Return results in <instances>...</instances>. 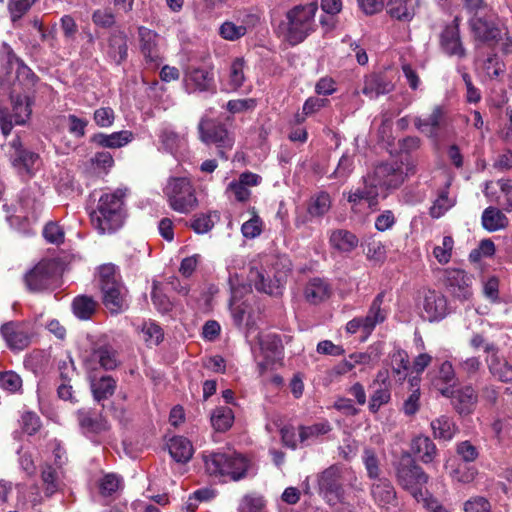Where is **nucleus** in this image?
I'll return each instance as SVG.
<instances>
[{
    "mask_svg": "<svg viewBox=\"0 0 512 512\" xmlns=\"http://www.w3.org/2000/svg\"><path fill=\"white\" fill-rule=\"evenodd\" d=\"M127 192V188H117L100 196L96 208L90 213L91 222L99 233H113L123 226Z\"/></svg>",
    "mask_w": 512,
    "mask_h": 512,
    "instance_id": "f257e3e1",
    "label": "nucleus"
},
{
    "mask_svg": "<svg viewBox=\"0 0 512 512\" xmlns=\"http://www.w3.org/2000/svg\"><path fill=\"white\" fill-rule=\"evenodd\" d=\"M318 11L317 2L299 4L286 12L285 20L279 25V31L290 45L302 43L316 31L315 16Z\"/></svg>",
    "mask_w": 512,
    "mask_h": 512,
    "instance_id": "f03ea898",
    "label": "nucleus"
},
{
    "mask_svg": "<svg viewBox=\"0 0 512 512\" xmlns=\"http://www.w3.org/2000/svg\"><path fill=\"white\" fill-rule=\"evenodd\" d=\"M99 287L103 304L110 313L119 314L128 309L127 289L114 265L105 264L99 268Z\"/></svg>",
    "mask_w": 512,
    "mask_h": 512,
    "instance_id": "7ed1b4c3",
    "label": "nucleus"
},
{
    "mask_svg": "<svg viewBox=\"0 0 512 512\" xmlns=\"http://www.w3.org/2000/svg\"><path fill=\"white\" fill-rule=\"evenodd\" d=\"M206 471L212 476L229 477L239 481L247 476L251 462L243 455L229 452H212L203 455Z\"/></svg>",
    "mask_w": 512,
    "mask_h": 512,
    "instance_id": "20e7f679",
    "label": "nucleus"
},
{
    "mask_svg": "<svg viewBox=\"0 0 512 512\" xmlns=\"http://www.w3.org/2000/svg\"><path fill=\"white\" fill-rule=\"evenodd\" d=\"M396 480L404 490L419 500L423 498V490L429 476L409 453H405L396 465Z\"/></svg>",
    "mask_w": 512,
    "mask_h": 512,
    "instance_id": "39448f33",
    "label": "nucleus"
},
{
    "mask_svg": "<svg viewBox=\"0 0 512 512\" xmlns=\"http://www.w3.org/2000/svg\"><path fill=\"white\" fill-rule=\"evenodd\" d=\"M164 194L170 208L178 213L188 214L198 206L195 189L186 177L169 178Z\"/></svg>",
    "mask_w": 512,
    "mask_h": 512,
    "instance_id": "423d86ee",
    "label": "nucleus"
},
{
    "mask_svg": "<svg viewBox=\"0 0 512 512\" xmlns=\"http://www.w3.org/2000/svg\"><path fill=\"white\" fill-rule=\"evenodd\" d=\"M57 264L51 260H42L24 275L28 291L43 293L52 291L57 282Z\"/></svg>",
    "mask_w": 512,
    "mask_h": 512,
    "instance_id": "0eeeda50",
    "label": "nucleus"
},
{
    "mask_svg": "<svg viewBox=\"0 0 512 512\" xmlns=\"http://www.w3.org/2000/svg\"><path fill=\"white\" fill-rule=\"evenodd\" d=\"M200 140L205 144H214L218 148V156L227 159L226 150H231L234 138L225 126L213 119L202 118L198 124Z\"/></svg>",
    "mask_w": 512,
    "mask_h": 512,
    "instance_id": "6e6552de",
    "label": "nucleus"
},
{
    "mask_svg": "<svg viewBox=\"0 0 512 512\" xmlns=\"http://www.w3.org/2000/svg\"><path fill=\"white\" fill-rule=\"evenodd\" d=\"M257 366L261 374L268 370L282 356L283 345L276 334L267 333L257 336V346H252Z\"/></svg>",
    "mask_w": 512,
    "mask_h": 512,
    "instance_id": "1a4fd4ad",
    "label": "nucleus"
},
{
    "mask_svg": "<svg viewBox=\"0 0 512 512\" xmlns=\"http://www.w3.org/2000/svg\"><path fill=\"white\" fill-rule=\"evenodd\" d=\"M84 364L89 369H97L99 366L104 370H114L119 366L120 360L112 345L99 340L92 344L84 356Z\"/></svg>",
    "mask_w": 512,
    "mask_h": 512,
    "instance_id": "9d476101",
    "label": "nucleus"
},
{
    "mask_svg": "<svg viewBox=\"0 0 512 512\" xmlns=\"http://www.w3.org/2000/svg\"><path fill=\"white\" fill-rule=\"evenodd\" d=\"M139 50L145 65L150 69L158 68L163 62V52L159 35L144 26L138 28Z\"/></svg>",
    "mask_w": 512,
    "mask_h": 512,
    "instance_id": "9b49d317",
    "label": "nucleus"
},
{
    "mask_svg": "<svg viewBox=\"0 0 512 512\" xmlns=\"http://www.w3.org/2000/svg\"><path fill=\"white\" fill-rule=\"evenodd\" d=\"M343 466L333 464L318 475L319 493L329 503H336L343 494Z\"/></svg>",
    "mask_w": 512,
    "mask_h": 512,
    "instance_id": "f8f14e48",
    "label": "nucleus"
},
{
    "mask_svg": "<svg viewBox=\"0 0 512 512\" xmlns=\"http://www.w3.org/2000/svg\"><path fill=\"white\" fill-rule=\"evenodd\" d=\"M12 102V113L7 114L0 110V127L2 133L8 135L13 124L23 125L29 119L31 115V102L28 96H22L20 94L11 95Z\"/></svg>",
    "mask_w": 512,
    "mask_h": 512,
    "instance_id": "ddd939ff",
    "label": "nucleus"
},
{
    "mask_svg": "<svg viewBox=\"0 0 512 512\" xmlns=\"http://www.w3.org/2000/svg\"><path fill=\"white\" fill-rule=\"evenodd\" d=\"M469 23L476 39L486 43H495L500 40L501 29L493 15H474Z\"/></svg>",
    "mask_w": 512,
    "mask_h": 512,
    "instance_id": "4468645a",
    "label": "nucleus"
},
{
    "mask_svg": "<svg viewBox=\"0 0 512 512\" xmlns=\"http://www.w3.org/2000/svg\"><path fill=\"white\" fill-rule=\"evenodd\" d=\"M440 47L449 56L464 58L466 49L463 46L459 31V18L455 17L453 22L447 25L440 35Z\"/></svg>",
    "mask_w": 512,
    "mask_h": 512,
    "instance_id": "2eb2a0df",
    "label": "nucleus"
},
{
    "mask_svg": "<svg viewBox=\"0 0 512 512\" xmlns=\"http://www.w3.org/2000/svg\"><path fill=\"white\" fill-rule=\"evenodd\" d=\"M445 286L455 298L464 301L472 294L471 279L460 269H447L444 275Z\"/></svg>",
    "mask_w": 512,
    "mask_h": 512,
    "instance_id": "dca6fc26",
    "label": "nucleus"
},
{
    "mask_svg": "<svg viewBox=\"0 0 512 512\" xmlns=\"http://www.w3.org/2000/svg\"><path fill=\"white\" fill-rule=\"evenodd\" d=\"M1 336L11 350H23L30 344L31 336L23 323L10 321L0 328Z\"/></svg>",
    "mask_w": 512,
    "mask_h": 512,
    "instance_id": "f3484780",
    "label": "nucleus"
},
{
    "mask_svg": "<svg viewBox=\"0 0 512 512\" xmlns=\"http://www.w3.org/2000/svg\"><path fill=\"white\" fill-rule=\"evenodd\" d=\"M446 110L443 106L437 105L432 109L431 114L426 117H415L414 125L429 138L437 139L439 130L446 124Z\"/></svg>",
    "mask_w": 512,
    "mask_h": 512,
    "instance_id": "a211bd4d",
    "label": "nucleus"
},
{
    "mask_svg": "<svg viewBox=\"0 0 512 512\" xmlns=\"http://www.w3.org/2000/svg\"><path fill=\"white\" fill-rule=\"evenodd\" d=\"M9 156L12 165L18 169H24L27 173H31L39 161L38 154L29 151L23 147L18 137L9 143Z\"/></svg>",
    "mask_w": 512,
    "mask_h": 512,
    "instance_id": "6ab92c4d",
    "label": "nucleus"
},
{
    "mask_svg": "<svg viewBox=\"0 0 512 512\" xmlns=\"http://www.w3.org/2000/svg\"><path fill=\"white\" fill-rule=\"evenodd\" d=\"M370 494L380 508L388 510L397 505L395 488L387 478H377L376 481H373L370 486Z\"/></svg>",
    "mask_w": 512,
    "mask_h": 512,
    "instance_id": "aec40b11",
    "label": "nucleus"
},
{
    "mask_svg": "<svg viewBox=\"0 0 512 512\" xmlns=\"http://www.w3.org/2000/svg\"><path fill=\"white\" fill-rule=\"evenodd\" d=\"M256 21L257 18L251 14L238 18L236 22L227 20L220 25L218 33L223 39L234 42L245 36Z\"/></svg>",
    "mask_w": 512,
    "mask_h": 512,
    "instance_id": "412c9836",
    "label": "nucleus"
},
{
    "mask_svg": "<svg viewBox=\"0 0 512 512\" xmlns=\"http://www.w3.org/2000/svg\"><path fill=\"white\" fill-rule=\"evenodd\" d=\"M446 314V298L436 291H428L424 296L422 317L425 320L433 322L443 319Z\"/></svg>",
    "mask_w": 512,
    "mask_h": 512,
    "instance_id": "4be33fe9",
    "label": "nucleus"
},
{
    "mask_svg": "<svg viewBox=\"0 0 512 512\" xmlns=\"http://www.w3.org/2000/svg\"><path fill=\"white\" fill-rule=\"evenodd\" d=\"M380 189L381 188L375 182L373 177L369 174L366 177H363L362 186L349 192L347 200L352 204L353 210L355 206L362 200L367 201L369 206H373L377 203Z\"/></svg>",
    "mask_w": 512,
    "mask_h": 512,
    "instance_id": "5701e85b",
    "label": "nucleus"
},
{
    "mask_svg": "<svg viewBox=\"0 0 512 512\" xmlns=\"http://www.w3.org/2000/svg\"><path fill=\"white\" fill-rule=\"evenodd\" d=\"M370 175L381 189L397 188L404 181L403 172L388 163H382L376 166L373 174Z\"/></svg>",
    "mask_w": 512,
    "mask_h": 512,
    "instance_id": "b1692460",
    "label": "nucleus"
},
{
    "mask_svg": "<svg viewBox=\"0 0 512 512\" xmlns=\"http://www.w3.org/2000/svg\"><path fill=\"white\" fill-rule=\"evenodd\" d=\"M105 54L110 61L117 65L127 59L128 38L124 31L116 30L110 34Z\"/></svg>",
    "mask_w": 512,
    "mask_h": 512,
    "instance_id": "393cba45",
    "label": "nucleus"
},
{
    "mask_svg": "<svg viewBox=\"0 0 512 512\" xmlns=\"http://www.w3.org/2000/svg\"><path fill=\"white\" fill-rule=\"evenodd\" d=\"M236 282L237 279H234L233 277L229 278L231 291L230 309L234 323L237 326H241L245 318L247 305L245 302L239 303V301L243 297L244 293H248L250 291V287L247 285H236Z\"/></svg>",
    "mask_w": 512,
    "mask_h": 512,
    "instance_id": "a878e982",
    "label": "nucleus"
},
{
    "mask_svg": "<svg viewBox=\"0 0 512 512\" xmlns=\"http://www.w3.org/2000/svg\"><path fill=\"white\" fill-rule=\"evenodd\" d=\"M248 279L255 289L268 295L279 294V280L271 278L270 274L262 267L252 266L249 270Z\"/></svg>",
    "mask_w": 512,
    "mask_h": 512,
    "instance_id": "bb28decb",
    "label": "nucleus"
},
{
    "mask_svg": "<svg viewBox=\"0 0 512 512\" xmlns=\"http://www.w3.org/2000/svg\"><path fill=\"white\" fill-rule=\"evenodd\" d=\"M79 426L85 434H100L110 429L106 419L96 415L89 409H81L77 412Z\"/></svg>",
    "mask_w": 512,
    "mask_h": 512,
    "instance_id": "cd10ccee",
    "label": "nucleus"
},
{
    "mask_svg": "<svg viewBox=\"0 0 512 512\" xmlns=\"http://www.w3.org/2000/svg\"><path fill=\"white\" fill-rule=\"evenodd\" d=\"M185 82L192 91H208L214 84L213 73L207 69L191 67L186 72Z\"/></svg>",
    "mask_w": 512,
    "mask_h": 512,
    "instance_id": "c85d7f7f",
    "label": "nucleus"
},
{
    "mask_svg": "<svg viewBox=\"0 0 512 512\" xmlns=\"http://www.w3.org/2000/svg\"><path fill=\"white\" fill-rule=\"evenodd\" d=\"M394 89L391 81H388L380 74H370L365 76L361 92L369 99H376L380 95H385Z\"/></svg>",
    "mask_w": 512,
    "mask_h": 512,
    "instance_id": "c756f323",
    "label": "nucleus"
},
{
    "mask_svg": "<svg viewBox=\"0 0 512 512\" xmlns=\"http://www.w3.org/2000/svg\"><path fill=\"white\" fill-rule=\"evenodd\" d=\"M478 401V394L476 390L467 385L454 392L453 405L456 411L461 415H468L472 413Z\"/></svg>",
    "mask_w": 512,
    "mask_h": 512,
    "instance_id": "7c9ffc66",
    "label": "nucleus"
},
{
    "mask_svg": "<svg viewBox=\"0 0 512 512\" xmlns=\"http://www.w3.org/2000/svg\"><path fill=\"white\" fill-rule=\"evenodd\" d=\"M411 451L417 455L424 464H430L438 455V449L434 442L425 435H419L411 441Z\"/></svg>",
    "mask_w": 512,
    "mask_h": 512,
    "instance_id": "2f4dec72",
    "label": "nucleus"
},
{
    "mask_svg": "<svg viewBox=\"0 0 512 512\" xmlns=\"http://www.w3.org/2000/svg\"><path fill=\"white\" fill-rule=\"evenodd\" d=\"M133 133L128 130L113 132L111 134L97 133L93 135L91 141L104 148H121L131 142Z\"/></svg>",
    "mask_w": 512,
    "mask_h": 512,
    "instance_id": "473e14b6",
    "label": "nucleus"
},
{
    "mask_svg": "<svg viewBox=\"0 0 512 512\" xmlns=\"http://www.w3.org/2000/svg\"><path fill=\"white\" fill-rule=\"evenodd\" d=\"M384 292H380L372 301L368 313L362 317L366 324V333L370 334L376 325L383 323L387 318V310L382 308Z\"/></svg>",
    "mask_w": 512,
    "mask_h": 512,
    "instance_id": "72a5a7b5",
    "label": "nucleus"
},
{
    "mask_svg": "<svg viewBox=\"0 0 512 512\" xmlns=\"http://www.w3.org/2000/svg\"><path fill=\"white\" fill-rule=\"evenodd\" d=\"M331 294L330 285L321 278L311 279L305 286V299L311 304H318L329 298Z\"/></svg>",
    "mask_w": 512,
    "mask_h": 512,
    "instance_id": "f704fd0d",
    "label": "nucleus"
},
{
    "mask_svg": "<svg viewBox=\"0 0 512 512\" xmlns=\"http://www.w3.org/2000/svg\"><path fill=\"white\" fill-rule=\"evenodd\" d=\"M168 450L171 457L178 463L188 462L194 453L192 443L182 436L171 438L168 443Z\"/></svg>",
    "mask_w": 512,
    "mask_h": 512,
    "instance_id": "c9c22d12",
    "label": "nucleus"
},
{
    "mask_svg": "<svg viewBox=\"0 0 512 512\" xmlns=\"http://www.w3.org/2000/svg\"><path fill=\"white\" fill-rule=\"evenodd\" d=\"M158 138L161 143V149L171 154L177 152L186 143L185 137L170 126L162 127L159 130Z\"/></svg>",
    "mask_w": 512,
    "mask_h": 512,
    "instance_id": "e433bc0d",
    "label": "nucleus"
},
{
    "mask_svg": "<svg viewBox=\"0 0 512 512\" xmlns=\"http://www.w3.org/2000/svg\"><path fill=\"white\" fill-rule=\"evenodd\" d=\"M416 0H387V12L392 18L410 21L415 15Z\"/></svg>",
    "mask_w": 512,
    "mask_h": 512,
    "instance_id": "4c0bfd02",
    "label": "nucleus"
},
{
    "mask_svg": "<svg viewBox=\"0 0 512 512\" xmlns=\"http://www.w3.org/2000/svg\"><path fill=\"white\" fill-rule=\"evenodd\" d=\"M330 244L340 252H351L359 243L358 237L344 229L334 230L330 235Z\"/></svg>",
    "mask_w": 512,
    "mask_h": 512,
    "instance_id": "58836bf2",
    "label": "nucleus"
},
{
    "mask_svg": "<svg viewBox=\"0 0 512 512\" xmlns=\"http://www.w3.org/2000/svg\"><path fill=\"white\" fill-rule=\"evenodd\" d=\"M482 225L489 232H495L508 226L509 220L499 209L489 206L482 213Z\"/></svg>",
    "mask_w": 512,
    "mask_h": 512,
    "instance_id": "ea45409f",
    "label": "nucleus"
},
{
    "mask_svg": "<svg viewBox=\"0 0 512 512\" xmlns=\"http://www.w3.org/2000/svg\"><path fill=\"white\" fill-rule=\"evenodd\" d=\"M489 373L498 381L512 383V365L503 357L486 359Z\"/></svg>",
    "mask_w": 512,
    "mask_h": 512,
    "instance_id": "a19ab883",
    "label": "nucleus"
},
{
    "mask_svg": "<svg viewBox=\"0 0 512 512\" xmlns=\"http://www.w3.org/2000/svg\"><path fill=\"white\" fill-rule=\"evenodd\" d=\"M430 425L434 437L445 441L451 440L457 430L453 420L445 415L434 419Z\"/></svg>",
    "mask_w": 512,
    "mask_h": 512,
    "instance_id": "79ce46f5",
    "label": "nucleus"
},
{
    "mask_svg": "<svg viewBox=\"0 0 512 512\" xmlns=\"http://www.w3.org/2000/svg\"><path fill=\"white\" fill-rule=\"evenodd\" d=\"M449 186L447 182L445 188L438 193L437 199L430 207L429 214L432 218L438 219L442 217L450 208L455 205V199L449 197Z\"/></svg>",
    "mask_w": 512,
    "mask_h": 512,
    "instance_id": "37998d69",
    "label": "nucleus"
},
{
    "mask_svg": "<svg viewBox=\"0 0 512 512\" xmlns=\"http://www.w3.org/2000/svg\"><path fill=\"white\" fill-rule=\"evenodd\" d=\"M97 302L89 296H77L72 303L74 315L81 320H88L95 313Z\"/></svg>",
    "mask_w": 512,
    "mask_h": 512,
    "instance_id": "c03bdc74",
    "label": "nucleus"
},
{
    "mask_svg": "<svg viewBox=\"0 0 512 512\" xmlns=\"http://www.w3.org/2000/svg\"><path fill=\"white\" fill-rule=\"evenodd\" d=\"M331 208V198L327 192H319L308 202L307 212L311 217H322Z\"/></svg>",
    "mask_w": 512,
    "mask_h": 512,
    "instance_id": "a18cd8bd",
    "label": "nucleus"
},
{
    "mask_svg": "<svg viewBox=\"0 0 512 512\" xmlns=\"http://www.w3.org/2000/svg\"><path fill=\"white\" fill-rule=\"evenodd\" d=\"M210 420L215 430L223 432L232 426L234 414L229 407H216L211 413Z\"/></svg>",
    "mask_w": 512,
    "mask_h": 512,
    "instance_id": "49530a36",
    "label": "nucleus"
},
{
    "mask_svg": "<svg viewBox=\"0 0 512 512\" xmlns=\"http://www.w3.org/2000/svg\"><path fill=\"white\" fill-rule=\"evenodd\" d=\"M5 49L7 53L8 63L17 65V79L20 82L26 81L27 84L33 85L36 80V75L33 73V71L27 65H25L21 59H19L16 56L11 47L5 45Z\"/></svg>",
    "mask_w": 512,
    "mask_h": 512,
    "instance_id": "de8ad7c7",
    "label": "nucleus"
},
{
    "mask_svg": "<svg viewBox=\"0 0 512 512\" xmlns=\"http://www.w3.org/2000/svg\"><path fill=\"white\" fill-rule=\"evenodd\" d=\"M94 399L101 401L112 396L116 389V380L111 376H103L91 384Z\"/></svg>",
    "mask_w": 512,
    "mask_h": 512,
    "instance_id": "09e8293b",
    "label": "nucleus"
},
{
    "mask_svg": "<svg viewBox=\"0 0 512 512\" xmlns=\"http://www.w3.org/2000/svg\"><path fill=\"white\" fill-rule=\"evenodd\" d=\"M238 512H267L266 501L261 495L246 494L239 502Z\"/></svg>",
    "mask_w": 512,
    "mask_h": 512,
    "instance_id": "8fccbe9b",
    "label": "nucleus"
},
{
    "mask_svg": "<svg viewBox=\"0 0 512 512\" xmlns=\"http://www.w3.org/2000/svg\"><path fill=\"white\" fill-rule=\"evenodd\" d=\"M420 378L413 377L410 379L411 392L403 403V411L407 416L414 415L420 408Z\"/></svg>",
    "mask_w": 512,
    "mask_h": 512,
    "instance_id": "3c124183",
    "label": "nucleus"
},
{
    "mask_svg": "<svg viewBox=\"0 0 512 512\" xmlns=\"http://www.w3.org/2000/svg\"><path fill=\"white\" fill-rule=\"evenodd\" d=\"M41 479L44 486V493L47 497L54 495L60 486L58 473L51 465H44L41 469Z\"/></svg>",
    "mask_w": 512,
    "mask_h": 512,
    "instance_id": "603ef678",
    "label": "nucleus"
},
{
    "mask_svg": "<svg viewBox=\"0 0 512 512\" xmlns=\"http://www.w3.org/2000/svg\"><path fill=\"white\" fill-rule=\"evenodd\" d=\"M330 430L331 427L327 422L315 423L310 426H300L299 441L302 444L313 441L319 436L327 434Z\"/></svg>",
    "mask_w": 512,
    "mask_h": 512,
    "instance_id": "864d4df0",
    "label": "nucleus"
},
{
    "mask_svg": "<svg viewBox=\"0 0 512 512\" xmlns=\"http://www.w3.org/2000/svg\"><path fill=\"white\" fill-rule=\"evenodd\" d=\"M392 370L399 380H404L409 369V357L406 351L398 349L391 356Z\"/></svg>",
    "mask_w": 512,
    "mask_h": 512,
    "instance_id": "5fc2aeb1",
    "label": "nucleus"
},
{
    "mask_svg": "<svg viewBox=\"0 0 512 512\" xmlns=\"http://www.w3.org/2000/svg\"><path fill=\"white\" fill-rule=\"evenodd\" d=\"M391 400V391L388 386H378L372 393L369 401V410L372 413H377L379 409L389 403Z\"/></svg>",
    "mask_w": 512,
    "mask_h": 512,
    "instance_id": "6e6d98bb",
    "label": "nucleus"
},
{
    "mask_svg": "<svg viewBox=\"0 0 512 512\" xmlns=\"http://www.w3.org/2000/svg\"><path fill=\"white\" fill-rule=\"evenodd\" d=\"M245 60L241 57L235 58L230 66L229 84L233 89L240 88L245 81Z\"/></svg>",
    "mask_w": 512,
    "mask_h": 512,
    "instance_id": "4d7b16f0",
    "label": "nucleus"
},
{
    "mask_svg": "<svg viewBox=\"0 0 512 512\" xmlns=\"http://www.w3.org/2000/svg\"><path fill=\"white\" fill-rule=\"evenodd\" d=\"M363 463L365 469L367 471V475L373 481H376L377 478H381V469L379 466V460L374 452V450L366 448L363 452Z\"/></svg>",
    "mask_w": 512,
    "mask_h": 512,
    "instance_id": "13d9d810",
    "label": "nucleus"
},
{
    "mask_svg": "<svg viewBox=\"0 0 512 512\" xmlns=\"http://www.w3.org/2000/svg\"><path fill=\"white\" fill-rule=\"evenodd\" d=\"M440 383L453 386L456 383V373L453 365L449 361H444L437 372V376L433 379V385L438 387Z\"/></svg>",
    "mask_w": 512,
    "mask_h": 512,
    "instance_id": "bf43d9fd",
    "label": "nucleus"
},
{
    "mask_svg": "<svg viewBox=\"0 0 512 512\" xmlns=\"http://www.w3.org/2000/svg\"><path fill=\"white\" fill-rule=\"evenodd\" d=\"M453 247V238L451 236H444L442 245L434 247L433 255L440 264H447L451 259Z\"/></svg>",
    "mask_w": 512,
    "mask_h": 512,
    "instance_id": "052dcab7",
    "label": "nucleus"
},
{
    "mask_svg": "<svg viewBox=\"0 0 512 512\" xmlns=\"http://www.w3.org/2000/svg\"><path fill=\"white\" fill-rule=\"evenodd\" d=\"M142 334L144 341L150 346L158 345L163 339L161 327L154 322L144 323Z\"/></svg>",
    "mask_w": 512,
    "mask_h": 512,
    "instance_id": "680f3d73",
    "label": "nucleus"
},
{
    "mask_svg": "<svg viewBox=\"0 0 512 512\" xmlns=\"http://www.w3.org/2000/svg\"><path fill=\"white\" fill-rule=\"evenodd\" d=\"M92 21L101 28H110L115 24V15L110 8H100L93 12Z\"/></svg>",
    "mask_w": 512,
    "mask_h": 512,
    "instance_id": "e2e57ef3",
    "label": "nucleus"
},
{
    "mask_svg": "<svg viewBox=\"0 0 512 512\" xmlns=\"http://www.w3.org/2000/svg\"><path fill=\"white\" fill-rule=\"evenodd\" d=\"M0 385L7 391L17 392L22 387V379L13 371L3 372L0 373Z\"/></svg>",
    "mask_w": 512,
    "mask_h": 512,
    "instance_id": "0e129e2a",
    "label": "nucleus"
},
{
    "mask_svg": "<svg viewBox=\"0 0 512 512\" xmlns=\"http://www.w3.org/2000/svg\"><path fill=\"white\" fill-rule=\"evenodd\" d=\"M465 512H491L489 500L483 496H474L464 503Z\"/></svg>",
    "mask_w": 512,
    "mask_h": 512,
    "instance_id": "69168bd1",
    "label": "nucleus"
},
{
    "mask_svg": "<svg viewBox=\"0 0 512 512\" xmlns=\"http://www.w3.org/2000/svg\"><path fill=\"white\" fill-rule=\"evenodd\" d=\"M366 256L369 260L382 262L386 258V249L380 241L372 239L367 242Z\"/></svg>",
    "mask_w": 512,
    "mask_h": 512,
    "instance_id": "338daca9",
    "label": "nucleus"
},
{
    "mask_svg": "<svg viewBox=\"0 0 512 512\" xmlns=\"http://www.w3.org/2000/svg\"><path fill=\"white\" fill-rule=\"evenodd\" d=\"M93 118L99 127L107 128L113 124L115 114L112 108L101 107L95 110Z\"/></svg>",
    "mask_w": 512,
    "mask_h": 512,
    "instance_id": "774afa93",
    "label": "nucleus"
}]
</instances>
